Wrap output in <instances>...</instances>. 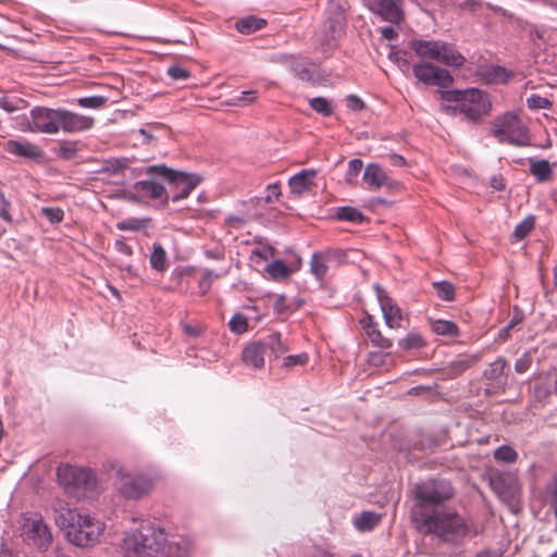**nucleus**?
Masks as SVG:
<instances>
[{"instance_id": "7", "label": "nucleus", "mask_w": 557, "mask_h": 557, "mask_svg": "<svg viewBox=\"0 0 557 557\" xmlns=\"http://www.w3.org/2000/svg\"><path fill=\"white\" fill-rule=\"evenodd\" d=\"M491 134L502 144L516 147L531 145L528 127L517 112H505L491 123Z\"/></svg>"}, {"instance_id": "61", "label": "nucleus", "mask_w": 557, "mask_h": 557, "mask_svg": "<svg viewBox=\"0 0 557 557\" xmlns=\"http://www.w3.org/2000/svg\"><path fill=\"white\" fill-rule=\"evenodd\" d=\"M257 99V91L256 90H247L243 91L242 96L238 98V101L243 104H250Z\"/></svg>"}, {"instance_id": "47", "label": "nucleus", "mask_w": 557, "mask_h": 557, "mask_svg": "<svg viewBox=\"0 0 557 557\" xmlns=\"http://www.w3.org/2000/svg\"><path fill=\"white\" fill-rule=\"evenodd\" d=\"M228 325L232 332L242 334L247 331L248 321L244 314L237 313L230 320Z\"/></svg>"}, {"instance_id": "27", "label": "nucleus", "mask_w": 557, "mask_h": 557, "mask_svg": "<svg viewBox=\"0 0 557 557\" xmlns=\"http://www.w3.org/2000/svg\"><path fill=\"white\" fill-rule=\"evenodd\" d=\"M81 515V512H76L70 507H60L58 511H53V519L60 529H65L69 531V529L72 527V523L76 521L77 516Z\"/></svg>"}, {"instance_id": "24", "label": "nucleus", "mask_w": 557, "mask_h": 557, "mask_svg": "<svg viewBox=\"0 0 557 557\" xmlns=\"http://www.w3.org/2000/svg\"><path fill=\"white\" fill-rule=\"evenodd\" d=\"M480 358L478 356L459 357L451 361L445 369L447 376L456 377L462 372L473 367Z\"/></svg>"}, {"instance_id": "46", "label": "nucleus", "mask_w": 557, "mask_h": 557, "mask_svg": "<svg viewBox=\"0 0 557 557\" xmlns=\"http://www.w3.org/2000/svg\"><path fill=\"white\" fill-rule=\"evenodd\" d=\"M494 457L497 460H502V461L510 463V462L516 461L518 455L513 448L505 445V446L498 447L495 450Z\"/></svg>"}, {"instance_id": "33", "label": "nucleus", "mask_w": 557, "mask_h": 557, "mask_svg": "<svg viewBox=\"0 0 557 557\" xmlns=\"http://www.w3.org/2000/svg\"><path fill=\"white\" fill-rule=\"evenodd\" d=\"M311 272L318 277L322 278L330 267V263L323 256V253H313L310 262Z\"/></svg>"}, {"instance_id": "52", "label": "nucleus", "mask_w": 557, "mask_h": 557, "mask_svg": "<svg viewBox=\"0 0 557 557\" xmlns=\"http://www.w3.org/2000/svg\"><path fill=\"white\" fill-rule=\"evenodd\" d=\"M322 253L325 257V259L327 260V262L330 263V265L341 264L346 257L345 251H343L341 249H331V250H326Z\"/></svg>"}, {"instance_id": "19", "label": "nucleus", "mask_w": 557, "mask_h": 557, "mask_svg": "<svg viewBox=\"0 0 557 557\" xmlns=\"http://www.w3.org/2000/svg\"><path fill=\"white\" fill-rule=\"evenodd\" d=\"M134 189L151 199H161L163 202L169 201V195L164 186L153 180L139 181L134 185Z\"/></svg>"}, {"instance_id": "39", "label": "nucleus", "mask_w": 557, "mask_h": 557, "mask_svg": "<svg viewBox=\"0 0 557 557\" xmlns=\"http://www.w3.org/2000/svg\"><path fill=\"white\" fill-rule=\"evenodd\" d=\"M27 107V102L17 97H1L0 98V108L4 109L7 112H14L24 110Z\"/></svg>"}, {"instance_id": "9", "label": "nucleus", "mask_w": 557, "mask_h": 557, "mask_svg": "<svg viewBox=\"0 0 557 557\" xmlns=\"http://www.w3.org/2000/svg\"><path fill=\"white\" fill-rule=\"evenodd\" d=\"M103 532V522L90 515L82 513L66 531V537L75 546L91 547L99 543Z\"/></svg>"}, {"instance_id": "31", "label": "nucleus", "mask_w": 557, "mask_h": 557, "mask_svg": "<svg viewBox=\"0 0 557 557\" xmlns=\"http://www.w3.org/2000/svg\"><path fill=\"white\" fill-rule=\"evenodd\" d=\"M300 306L301 302L295 305L294 302L288 301L284 295H275L273 297V309L278 315H288Z\"/></svg>"}, {"instance_id": "51", "label": "nucleus", "mask_w": 557, "mask_h": 557, "mask_svg": "<svg viewBox=\"0 0 557 557\" xmlns=\"http://www.w3.org/2000/svg\"><path fill=\"white\" fill-rule=\"evenodd\" d=\"M527 104L530 109H548L552 102L545 97L532 95L527 99Z\"/></svg>"}, {"instance_id": "56", "label": "nucleus", "mask_w": 557, "mask_h": 557, "mask_svg": "<svg viewBox=\"0 0 557 557\" xmlns=\"http://www.w3.org/2000/svg\"><path fill=\"white\" fill-rule=\"evenodd\" d=\"M168 74L174 81H183L189 77V72L186 69L178 65L169 67Z\"/></svg>"}, {"instance_id": "17", "label": "nucleus", "mask_w": 557, "mask_h": 557, "mask_svg": "<svg viewBox=\"0 0 557 557\" xmlns=\"http://www.w3.org/2000/svg\"><path fill=\"white\" fill-rule=\"evenodd\" d=\"M267 355L263 342H253L247 345L242 354L243 361L253 369H261L264 366V356Z\"/></svg>"}, {"instance_id": "28", "label": "nucleus", "mask_w": 557, "mask_h": 557, "mask_svg": "<svg viewBox=\"0 0 557 557\" xmlns=\"http://www.w3.org/2000/svg\"><path fill=\"white\" fill-rule=\"evenodd\" d=\"M530 173L536 177L539 182H546L552 178L553 171L547 160H530Z\"/></svg>"}, {"instance_id": "60", "label": "nucleus", "mask_w": 557, "mask_h": 557, "mask_svg": "<svg viewBox=\"0 0 557 557\" xmlns=\"http://www.w3.org/2000/svg\"><path fill=\"white\" fill-rule=\"evenodd\" d=\"M347 102H348V107L352 111H361L364 108L363 101L355 95H350L347 99Z\"/></svg>"}, {"instance_id": "13", "label": "nucleus", "mask_w": 557, "mask_h": 557, "mask_svg": "<svg viewBox=\"0 0 557 557\" xmlns=\"http://www.w3.org/2000/svg\"><path fill=\"white\" fill-rule=\"evenodd\" d=\"M508 366L503 357H498L495 361L491 362L483 372L484 379L488 382L486 392L498 393L504 392L508 381Z\"/></svg>"}, {"instance_id": "26", "label": "nucleus", "mask_w": 557, "mask_h": 557, "mask_svg": "<svg viewBox=\"0 0 557 557\" xmlns=\"http://www.w3.org/2000/svg\"><path fill=\"white\" fill-rule=\"evenodd\" d=\"M265 352L269 356H273L274 359H277L281 355L287 351V346L283 343L280 333H273L262 339Z\"/></svg>"}, {"instance_id": "45", "label": "nucleus", "mask_w": 557, "mask_h": 557, "mask_svg": "<svg viewBox=\"0 0 557 557\" xmlns=\"http://www.w3.org/2000/svg\"><path fill=\"white\" fill-rule=\"evenodd\" d=\"M149 220H139V219H127L121 221L116 224L117 228L121 231H138L144 228L148 224Z\"/></svg>"}, {"instance_id": "48", "label": "nucleus", "mask_w": 557, "mask_h": 557, "mask_svg": "<svg viewBox=\"0 0 557 557\" xmlns=\"http://www.w3.org/2000/svg\"><path fill=\"white\" fill-rule=\"evenodd\" d=\"M219 277L218 274H214L211 270H206L199 281V294L201 296L206 295L212 285L214 278Z\"/></svg>"}, {"instance_id": "35", "label": "nucleus", "mask_w": 557, "mask_h": 557, "mask_svg": "<svg viewBox=\"0 0 557 557\" xmlns=\"http://www.w3.org/2000/svg\"><path fill=\"white\" fill-rule=\"evenodd\" d=\"M438 298L445 301H451L455 299V287L447 281L434 282L432 284Z\"/></svg>"}, {"instance_id": "18", "label": "nucleus", "mask_w": 557, "mask_h": 557, "mask_svg": "<svg viewBox=\"0 0 557 557\" xmlns=\"http://www.w3.org/2000/svg\"><path fill=\"white\" fill-rule=\"evenodd\" d=\"M5 150L12 154L27 159H36L42 154L38 146L26 140H8L5 143Z\"/></svg>"}, {"instance_id": "36", "label": "nucleus", "mask_w": 557, "mask_h": 557, "mask_svg": "<svg viewBox=\"0 0 557 557\" xmlns=\"http://www.w3.org/2000/svg\"><path fill=\"white\" fill-rule=\"evenodd\" d=\"M336 218L343 221H349L354 223H361L363 221L362 213L352 207H342L338 208L336 212Z\"/></svg>"}, {"instance_id": "64", "label": "nucleus", "mask_w": 557, "mask_h": 557, "mask_svg": "<svg viewBox=\"0 0 557 557\" xmlns=\"http://www.w3.org/2000/svg\"><path fill=\"white\" fill-rule=\"evenodd\" d=\"M115 247H116L117 251H120L121 253H123L125 256H132V253H133L132 247L129 245H127L124 240H116Z\"/></svg>"}, {"instance_id": "23", "label": "nucleus", "mask_w": 557, "mask_h": 557, "mask_svg": "<svg viewBox=\"0 0 557 557\" xmlns=\"http://www.w3.org/2000/svg\"><path fill=\"white\" fill-rule=\"evenodd\" d=\"M317 172L314 170H302L289 178L288 185L293 194L301 195L309 189Z\"/></svg>"}, {"instance_id": "44", "label": "nucleus", "mask_w": 557, "mask_h": 557, "mask_svg": "<svg viewBox=\"0 0 557 557\" xmlns=\"http://www.w3.org/2000/svg\"><path fill=\"white\" fill-rule=\"evenodd\" d=\"M77 103L83 108L99 109L107 103L103 96L83 97L77 99Z\"/></svg>"}, {"instance_id": "6", "label": "nucleus", "mask_w": 557, "mask_h": 557, "mask_svg": "<svg viewBox=\"0 0 557 557\" xmlns=\"http://www.w3.org/2000/svg\"><path fill=\"white\" fill-rule=\"evenodd\" d=\"M57 478L64 492L77 498L92 495L98 487L97 476L89 468L61 465L57 469Z\"/></svg>"}, {"instance_id": "40", "label": "nucleus", "mask_w": 557, "mask_h": 557, "mask_svg": "<svg viewBox=\"0 0 557 557\" xmlns=\"http://www.w3.org/2000/svg\"><path fill=\"white\" fill-rule=\"evenodd\" d=\"M267 272L273 278H284L290 273V269L281 260L273 261L267 265Z\"/></svg>"}, {"instance_id": "12", "label": "nucleus", "mask_w": 557, "mask_h": 557, "mask_svg": "<svg viewBox=\"0 0 557 557\" xmlns=\"http://www.w3.org/2000/svg\"><path fill=\"white\" fill-rule=\"evenodd\" d=\"M414 76L426 85H436L441 88L449 87L454 79L447 70L428 62H420L412 69Z\"/></svg>"}, {"instance_id": "63", "label": "nucleus", "mask_w": 557, "mask_h": 557, "mask_svg": "<svg viewBox=\"0 0 557 557\" xmlns=\"http://www.w3.org/2000/svg\"><path fill=\"white\" fill-rule=\"evenodd\" d=\"M8 206L9 203L4 199L3 195L0 193V216L5 221H10Z\"/></svg>"}, {"instance_id": "11", "label": "nucleus", "mask_w": 557, "mask_h": 557, "mask_svg": "<svg viewBox=\"0 0 557 557\" xmlns=\"http://www.w3.org/2000/svg\"><path fill=\"white\" fill-rule=\"evenodd\" d=\"M60 109L35 107L30 110L27 129L36 133L57 134L59 132Z\"/></svg>"}, {"instance_id": "34", "label": "nucleus", "mask_w": 557, "mask_h": 557, "mask_svg": "<svg viewBox=\"0 0 557 557\" xmlns=\"http://www.w3.org/2000/svg\"><path fill=\"white\" fill-rule=\"evenodd\" d=\"M432 331L438 335L456 336L458 335V326L446 320H436L432 322Z\"/></svg>"}, {"instance_id": "38", "label": "nucleus", "mask_w": 557, "mask_h": 557, "mask_svg": "<svg viewBox=\"0 0 557 557\" xmlns=\"http://www.w3.org/2000/svg\"><path fill=\"white\" fill-rule=\"evenodd\" d=\"M425 345L424 339L418 333H408L405 338L399 342V346L406 350L420 349Z\"/></svg>"}, {"instance_id": "22", "label": "nucleus", "mask_w": 557, "mask_h": 557, "mask_svg": "<svg viewBox=\"0 0 557 557\" xmlns=\"http://www.w3.org/2000/svg\"><path fill=\"white\" fill-rule=\"evenodd\" d=\"M385 172L375 163L368 164L363 173V182L370 189H379L387 184Z\"/></svg>"}, {"instance_id": "3", "label": "nucleus", "mask_w": 557, "mask_h": 557, "mask_svg": "<svg viewBox=\"0 0 557 557\" xmlns=\"http://www.w3.org/2000/svg\"><path fill=\"white\" fill-rule=\"evenodd\" d=\"M165 544L166 535L161 528L143 523L125 535L122 548L127 557H154L162 552Z\"/></svg>"}, {"instance_id": "55", "label": "nucleus", "mask_w": 557, "mask_h": 557, "mask_svg": "<svg viewBox=\"0 0 557 557\" xmlns=\"http://www.w3.org/2000/svg\"><path fill=\"white\" fill-rule=\"evenodd\" d=\"M532 363V358L529 354H524L520 358H518L515 362V370L518 373H524L529 370Z\"/></svg>"}, {"instance_id": "21", "label": "nucleus", "mask_w": 557, "mask_h": 557, "mask_svg": "<svg viewBox=\"0 0 557 557\" xmlns=\"http://www.w3.org/2000/svg\"><path fill=\"white\" fill-rule=\"evenodd\" d=\"M441 40H420L414 39L409 42V47L422 59L434 60L438 49L441 48Z\"/></svg>"}, {"instance_id": "14", "label": "nucleus", "mask_w": 557, "mask_h": 557, "mask_svg": "<svg viewBox=\"0 0 557 557\" xmlns=\"http://www.w3.org/2000/svg\"><path fill=\"white\" fill-rule=\"evenodd\" d=\"M363 4L384 21L398 24L404 18L399 0H363Z\"/></svg>"}, {"instance_id": "8", "label": "nucleus", "mask_w": 557, "mask_h": 557, "mask_svg": "<svg viewBox=\"0 0 557 557\" xmlns=\"http://www.w3.org/2000/svg\"><path fill=\"white\" fill-rule=\"evenodd\" d=\"M22 541L39 552H46L52 543V533L40 513H23L20 518Z\"/></svg>"}, {"instance_id": "16", "label": "nucleus", "mask_w": 557, "mask_h": 557, "mask_svg": "<svg viewBox=\"0 0 557 557\" xmlns=\"http://www.w3.org/2000/svg\"><path fill=\"white\" fill-rule=\"evenodd\" d=\"M92 125V117L60 109L59 131L62 129L65 133H77L87 131L91 128Z\"/></svg>"}, {"instance_id": "4", "label": "nucleus", "mask_w": 557, "mask_h": 557, "mask_svg": "<svg viewBox=\"0 0 557 557\" xmlns=\"http://www.w3.org/2000/svg\"><path fill=\"white\" fill-rule=\"evenodd\" d=\"M438 92L442 100L457 103L455 107H444L445 111L461 113L469 121L476 122L481 120L482 116L488 114L492 109L488 96L475 88L466 90H441Z\"/></svg>"}, {"instance_id": "20", "label": "nucleus", "mask_w": 557, "mask_h": 557, "mask_svg": "<svg viewBox=\"0 0 557 557\" xmlns=\"http://www.w3.org/2000/svg\"><path fill=\"white\" fill-rule=\"evenodd\" d=\"M434 61L443 63L447 66H461L465 62V58L457 51V49L445 41H442L441 48Z\"/></svg>"}, {"instance_id": "41", "label": "nucleus", "mask_w": 557, "mask_h": 557, "mask_svg": "<svg viewBox=\"0 0 557 557\" xmlns=\"http://www.w3.org/2000/svg\"><path fill=\"white\" fill-rule=\"evenodd\" d=\"M309 103L313 111L321 113L324 116H330L333 113V108L326 98L315 97L312 98Z\"/></svg>"}, {"instance_id": "5", "label": "nucleus", "mask_w": 557, "mask_h": 557, "mask_svg": "<svg viewBox=\"0 0 557 557\" xmlns=\"http://www.w3.org/2000/svg\"><path fill=\"white\" fill-rule=\"evenodd\" d=\"M454 497V488L445 480H428L416 487V504L411 510V517H418L420 512H431L441 507Z\"/></svg>"}, {"instance_id": "29", "label": "nucleus", "mask_w": 557, "mask_h": 557, "mask_svg": "<svg viewBox=\"0 0 557 557\" xmlns=\"http://www.w3.org/2000/svg\"><path fill=\"white\" fill-rule=\"evenodd\" d=\"M150 265L153 270L158 272L165 271L168 267V257L164 248L161 244L154 243L152 246V251L149 258Z\"/></svg>"}, {"instance_id": "58", "label": "nucleus", "mask_w": 557, "mask_h": 557, "mask_svg": "<svg viewBox=\"0 0 557 557\" xmlns=\"http://www.w3.org/2000/svg\"><path fill=\"white\" fill-rule=\"evenodd\" d=\"M281 195L280 186L277 184H271L267 187V195L264 201L271 203L276 200Z\"/></svg>"}, {"instance_id": "59", "label": "nucleus", "mask_w": 557, "mask_h": 557, "mask_svg": "<svg viewBox=\"0 0 557 557\" xmlns=\"http://www.w3.org/2000/svg\"><path fill=\"white\" fill-rule=\"evenodd\" d=\"M247 219L243 215L232 214L226 218V224L234 228H240L247 223Z\"/></svg>"}, {"instance_id": "10", "label": "nucleus", "mask_w": 557, "mask_h": 557, "mask_svg": "<svg viewBox=\"0 0 557 557\" xmlns=\"http://www.w3.org/2000/svg\"><path fill=\"white\" fill-rule=\"evenodd\" d=\"M147 173L157 174L169 182L171 199L174 202L187 198L190 191L200 183L198 175L173 171L163 164L148 166Z\"/></svg>"}, {"instance_id": "32", "label": "nucleus", "mask_w": 557, "mask_h": 557, "mask_svg": "<svg viewBox=\"0 0 557 557\" xmlns=\"http://www.w3.org/2000/svg\"><path fill=\"white\" fill-rule=\"evenodd\" d=\"M554 387H557V379L546 377L543 382L535 386V397L541 401L546 400L554 393Z\"/></svg>"}, {"instance_id": "43", "label": "nucleus", "mask_w": 557, "mask_h": 557, "mask_svg": "<svg viewBox=\"0 0 557 557\" xmlns=\"http://www.w3.org/2000/svg\"><path fill=\"white\" fill-rule=\"evenodd\" d=\"M367 336L375 346L380 348H389L392 346V341L384 337L381 331L377 329V325L370 331L367 332Z\"/></svg>"}, {"instance_id": "62", "label": "nucleus", "mask_w": 557, "mask_h": 557, "mask_svg": "<svg viewBox=\"0 0 557 557\" xmlns=\"http://www.w3.org/2000/svg\"><path fill=\"white\" fill-rule=\"evenodd\" d=\"M384 358L381 352H371L368 357V362L373 367H380L384 364Z\"/></svg>"}, {"instance_id": "2", "label": "nucleus", "mask_w": 557, "mask_h": 557, "mask_svg": "<svg viewBox=\"0 0 557 557\" xmlns=\"http://www.w3.org/2000/svg\"><path fill=\"white\" fill-rule=\"evenodd\" d=\"M114 484L119 494L125 499L136 500L149 495L161 481L157 470H145L133 473L123 465H114Z\"/></svg>"}, {"instance_id": "57", "label": "nucleus", "mask_w": 557, "mask_h": 557, "mask_svg": "<svg viewBox=\"0 0 557 557\" xmlns=\"http://www.w3.org/2000/svg\"><path fill=\"white\" fill-rule=\"evenodd\" d=\"M293 70L301 81H311L313 77L311 70L304 64H296Z\"/></svg>"}, {"instance_id": "53", "label": "nucleus", "mask_w": 557, "mask_h": 557, "mask_svg": "<svg viewBox=\"0 0 557 557\" xmlns=\"http://www.w3.org/2000/svg\"><path fill=\"white\" fill-rule=\"evenodd\" d=\"M41 213L51 223H59L63 220L64 213L60 208H42Z\"/></svg>"}, {"instance_id": "25", "label": "nucleus", "mask_w": 557, "mask_h": 557, "mask_svg": "<svg viewBox=\"0 0 557 557\" xmlns=\"http://www.w3.org/2000/svg\"><path fill=\"white\" fill-rule=\"evenodd\" d=\"M382 520V515L373 511H362L360 515L354 518V525L361 532L371 531Z\"/></svg>"}, {"instance_id": "37", "label": "nucleus", "mask_w": 557, "mask_h": 557, "mask_svg": "<svg viewBox=\"0 0 557 557\" xmlns=\"http://www.w3.org/2000/svg\"><path fill=\"white\" fill-rule=\"evenodd\" d=\"M346 8L344 5L338 4V11L334 14V17L330 20V29L332 33V38H335L336 35H339L345 26V17L344 12Z\"/></svg>"}, {"instance_id": "1", "label": "nucleus", "mask_w": 557, "mask_h": 557, "mask_svg": "<svg viewBox=\"0 0 557 557\" xmlns=\"http://www.w3.org/2000/svg\"><path fill=\"white\" fill-rule=\"evenodd\" d=\"M412 520L420 533L432 535L444 543H458L469 532L465 518L453 509L435 508L431 512L418 511V517Z\"/></svg>"}, {"instance_id": "54", "label": "nucleus", "mask_w": 557, "mask_h": 557, "mask_svg": "<svg viewBox=\"0 0 557 557\" xmlns=\"http://www.w3.org/2000/svg\"><path fill=\"white\" fill-rule=\"evenodd\" d=\"M308 362L307 354L292 355L284 358L283 366L286 368L294 367L296 364L304 366Z\"/></svg>"}, {"instance_id": "15", "label": "nucleus", "mask_w": 557, "mask_h": 557, "mask_svg": "<svg viewBox=\"0 0 557 557\" xmlns=\"http://www.w3.org/2000/svg\"><path fill=\"white\" fill-rule=\"evenodd\" d=\"M373 287L385 320V324L391 329L400 327L403 315L399 307L379 284H374Z\"/></svg>"}, {"instance_id": "42", "label": "nucleus", "mask_w": 557, "mask_h": 557, "mask_svg": "<svg viewBox=\"0 0 557 557\" xmlns=\"http://www.w3.org/2000/svg\"><path fill=\"white\" fill-rule=\"evenodd\" d=\"M534 224H535V221H534L533 216L525 218L522 222H520L516 226V228L513 231V237L517 240L523 239L534 228Z\"/></svg>"}, {"instance_id": "49", "label": "nucleus", "mask_w": 557, "mask_h": 557, "mask_svg": "<svg viewBox=\"0 0 557 557\" xmlns=\"http://www.w3.org/2000/svg\"><path fill=\"white\" fill-rule=\"evenodd\" d=\"M363 166V163L360 159H352L348 163V169L346 172V182L351 184L352 181L359 175Z\"/></svg>"}, {"instance_id": "30", "label": "nucleus", "mask_w": 557, "mask_h": 557, "mask_svg": "<svg viewBox=\"0 0 557 557\" xmlns=\"http://www.w3.org/2000/svg\"><path fill=\"white\" fill-rule=\"evenodd\" d=\"M265 25V21L256 16H247L235 23L236 29L240 34L249 35L252 34Z\"/></svg>"}, {"instance_id": "50", "label": "nucleus", "mask_w": 557, "mask_h": 557, "mask_svg": "<svg viewBox=\"0 0 557 557\" xmlns=\"http://www.w3.org/2000/svg\"><path fill=\"white\" fill-rule=\"evenodd\" d=\"M509 75L505 69L500 66H494L488 70L487 78L492 83H506Z\"/></svg>"}]
</instances>
